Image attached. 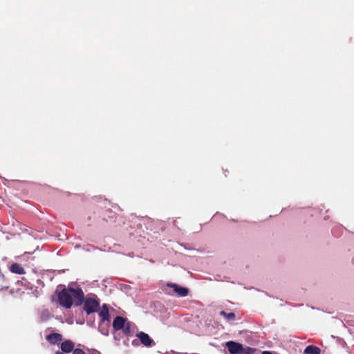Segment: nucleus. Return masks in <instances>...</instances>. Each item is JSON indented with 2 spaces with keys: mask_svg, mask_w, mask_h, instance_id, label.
<instances>
[{
  "mask_svg": "<svg viewBox=\"0 0 354 354\" xmlns=\"http://www.w3.org/2000/svg\"><path fill=\"white\" fill-rule=\"evenodd\" d=\"M125 324V319L122 317H116L113 322V326L115 330H118L123 328Z\"/></svg>",
  "mask_w": 354,
  "mask_h": 354,
  "instance_id": "obj_7",
  "label": "nucleus"
},
{
  "mask_svg": "<svg viewBox=\"0 0 354 354\" xmlns=\"http://www.w3.org/2000/svg\"><path fill=\"white\" fill-rule=\"evenodd\" d=\"M74 343L71 340H66L61 344V349L64 353H70L74 348Z\"/></svg>",
  "mask_w": 354,
  "mask_h": 354,
  "instance_id": "obj_6",
  "label": "nucleus"
},
{
  "mask_svg": "<svg viewBox=\"0 0 354 354\" xmlns=\"http://www.w3.org/2000/svg\"><path fill=\"white\" fill-rule=\"evenodd\" d=\"M142 344H143L146 346H151L153 344V341L150 338V337L143 332H140L136 335Z\"/></svg>",
  "mask_w": 354,
  "mask_h": 354,
  "instance_id": "obj_5",
  "label": "nucleus"
},
{
  "mask_svg": "<svg viewBox=\"0 0 354 354\" xmlns=\"http://www.w3.org/2000/svg\"><path fill=\"white\" fill-rule=\"evenodd\" d=\"M319 353L320 349L312 345L308 346L304 350L305 354H319Z\"/></svg>",
  "mask_w": 354,
  "mask_h": 354,
  "instance_id": "obj_11",
  "label": "nucleus"
},
{
  "mask_svg": "<svg viewBox=\"0 0 354 354\" xmlns=\"http://www.w3.org/2000/svg\"><path fill=\"white\" fill-rule=\"evenodd\" d=\"M10 271L19 274L25 273L24 269L18 263H13L10 267Z\"/></svg>",
  "mask_w": 354,
  "mask_h": 354,
  "instance_id": "obj_10",
  "label": "nucleus"
},
{
  "mask_svg": "<svg viewBox=\"0 0 354 354\" xmlns=\"http://www.w3.org/2000/svg\"><path fill=\"white\" fill-rule=\"evenodd\" d=\"M46 339L51 344H56L62 340V336L59 333H52L48 335Z\"/></svg>",
  "mask_w": 354,
  "mask_h": 354,
  "instance_id": "obj_9",
  "label": "nucleus"
},
{
  "mask_svg": "<svg viewBox=\"0 0 354 354\" xmlns=\"http://www.w3.org/2000/svg\"><path fill=\"white\" fill-rule=\"evenodd\" d=\"M262 354H272V353L271 352H270V351H263L262 353Z\"/></svg>",
  "mask_w": 354,
  "mask_h": 354,
  "instance_id": "obj_15",
  "label": "nucleus"
},
{
  "mask_svg": "<svg viewBox=\"0 0 354 354\" xmlns=\"http://www.w3.org/2000/svg\"><path fill=\"white\" fill-rule=\"evenodd\" d=\"M99 315L102 322L108 321L109 319V310L106 304H104L102 306V308L100 309L99 312Z\"/></svg>",
  "mask_w": 354,
  "mask_h": 354,
  "instance_id": "obj_8",
  "label": "nucleus"
},
{
  "mask_svg": "<svg viewBox=\"0 0 354 354\" xmlns=\"http://www.w3.org/2000/svg\"><path fill=\"white\" fill-rule=\"evenodd\" d=\"M73 354H86L84 351L80 348H76L73 351Z\"/></svg>",
  "mask_w": 354,
  "mask_h": 354,
  "instance_id": "obj_13",
  "label": "nucleus"
},
{
  "mask_svg": "<svg viewBox=\"0 0 354 354\" xmlns=\"http://www.w3.org/2000/svg\"><path fill=\"white\" fill-rule=\"evenodd\" d=\"M164 291H165L167 294H168V295H171V292H170L167 291V289H164Z\"/></svg>",
  "mask_w": 354,
  "mask_h": 354,
  "instance_id": "obj_16",
  "label": "nucleus"
},
{
  "mask_svg": "<svg viewBox=\"0 0 354 354\" xmlns=\"http://www.w3.org/2000/svg\"><path fill=\"white\" fill-rule=\"evenodd\" d=\"M220 314L228 320H234L235 319V314L234 313H227L225 311H221Z\"/></svg>",
  "mask_w": 354,
  "mask_h": 354,
  "instance_id": "obj_12",
  "label": "nucleus"
},
{
  "mask_svg": "<svg viewBox=\"0 0 354 354\" xmlns=\"http://www.w3.org/2000/svg\"><path fill=\"white\" fill-rule=\"evenodd\" d=\"M84 292L81 288H74L69 285L67 288H64L58 294V301L59 304L66 308H70L74 303L80 306L83 302Z\"/></svg>",
  "mask_w": 354,
  "mask_h": 354,
  "instance_id": "obj_1",
  "label": "nucleus"
},
{
  "mask_svg": "<svg viewBox=\"0 0 354 354\" xmlns=\"http://www.w3.org/2000/svg\"><path fill=\"white\" fill-rule=\"evenodd\" d=\"M226 346L231 354H240L243 351V346L241 344L232 341L227 342Z\"/></svg>",
  "mask_w": 354,
  "mask_h": 354,
  "instance_id": "obj_4",
  "label": "nucleus"
},
{
  "mask_svg": "<svg viewBox=\"0 0 354 354\" xmlns=\"http://www.w3.org/2000/svg\"><path fill=\"white\" fill-rule=\"evenodd\" d=\"M100 308L99 301L94 297L86 298L84 303V309L86 310L87 314L96 312Z\"/></svg>",
  "mask_w": 354,
  "mask_h": 354,
  "instance_id": "obj_2",
  "label": "nucleus"
},
{
  "mask_svg": "<svg viewBox=\"0 0 354 354\" xmlns=\"http://www.w3.org/2000/svg\"><path fill=\"white\" fill-rule=\"evenodd\" d=\"M50 316V314L48 311H44L42 313L41 317L43 319H46Z\"/></svg>",
  "mask_w": 354,
  "mask_h": 354,
  "instance_id": "obj_14",
  "label": "nucleus"
},
{
  "mask_svg": "<svg viewBox=\"0 0 354 354\" xmlns=\"http://www.w3.org/2000/svg\"><path fill=\"white\" fill-rule=\"evenodd\" d=\"M168 288H172L174 292L178 295L179 297H185L188 294V289L184 287L179 286L176 283H169L167 284Z\"/></svg>",
  "mask_w": 354,
  "mask_h": 354,
  "instance_id": "obj_3",
  "label": "nucleus"
}]
</instances>
